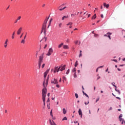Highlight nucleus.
<instances>
[{
    "mask_svg": "<svg viewBox=\"0 0 125 125\" xmlns=\"http://www.w3.org/2000/svg\"><path fill=\"white\" fill-rule=\"evenodd\" d=\"M43 31H44V29H42V31H41V34L42 33V32H43Z\"/></svg>",
    "mask_w": 125,
    "mask_h": 125,
    "instance_id": "603ef678",
    "label": "nucleus"
},
{
    "mask_svg": "<svg viewBox=\"0 0 125 125\" xmlns=\"http://www.w3.org/2000/svg\"><path fill=\"white\" fill-rule=\"evenodd\" d=\"M50 115L51 117H53V114H52V110H51L50 111Z\"/></svg>",
    "mask_w": 125,
    "mask_h": 125,
    "instance_id": "2f4dec72",
    "label": "nucleus"
},
{
    "mask_svg": "<svg viewBox=\"0 0 125 125\" xmlns=\"http://www.w3.org/2000/svg\"><path fill=\"white\" fill-rule=\"evenodd\" d=\"M50 100H49V98H48V99L47 100V103H48L49 102H50Z\"/></svg>",
    "mask_w": 125,
    "mask_h": 125,
    "instance_id": "ea45409f",
    "label": "nucleus"
},
{
    "mask_svg": "<svg viewBox=\"0 0 125 125\" xmlns=\"http://www.w3.org/2000/svg\"><path fill=\"white\" fill-rule=\"evenodd\" d=\"M82 50H80V54L79 55V57H82Z\"/></svg>",
    "mask_w": 125,
    "mask_h": 125,
    "instance_id": "5701e85b",
    "label": "nucleus"
},
{
    "mask_svg": "<svg viewBox=\"0 0 125 125\" xmlns=\"http://www.w3.org/2000/svg\"><path fill=\"white\" fill-rule=\"evenodd\" d=\"M53 52V50L52 49V48H50L49 49L48 53L46 54L47 56H50V55L52 54Z\"/></svg>",
    "mask_w": 125,
    "mask_h": 125,
    "instance_id": "39448f33",
    "label": "nucleus"
},
{
    "mask_svg": "<svg viewBox=\"0 0 125 125\" xmlns=\"http://www.w3.org/2000/svg\"><path fill=\"white\" fill-rule=\"evenodd\" d=\"M98 68H99H99H103V66H101L99 67Z\"/></svg>",
    "mask_w": 125,
    "mask_h": 125,
    "instance_id": "69168bd1",
    "label": "nucleus"
},
{
    "mask_svg": "<svg viewBox=\"0 0 125 125\" xmlns=\"http://www.w3.org/2000/svg\"><path fill=\"white\" fill-rule=\"evenodd\" d=\"M123 120H124V119H122V118H119V121H120V122H122V121H123Z\"/></svg>",
    "mask_w": 125,
    "mask_h": 125,
    "instance_id": "de8ad7c7",
    "label": "nucleus"
},
{
    "mask_svg": "<svg viewBox=\"0 0 125 125\" xmlns=\"http://www.w3.org/2000/svg\"><path fill=\"white\" fill-rule=\"evenodd\" d=\"M123 117V114H120L119 119Z\"/></svg>",
    "mask_w": 125,
    "mask_h": 125,
    "instance_id": "58836bf2",
    "label": "nucleus"
},
{
    "mask_svg": "<svg viewBox=\"0 0 125 125\" xmlns=\"http://www.w3.org/2000/svg\"><path fill=\"white\" fill-rule=\"evenodd\" d=\"M70 73V69H68L66 72V75H68Z\"/></svg>",
    "mask_w": 125,
    "mask_h": 125,
    "instance_id": "c85d7f7f",
    "label": "nucleus"
},
{
    "mask_svg": "<svg viewBox=\"0 0 125 125\" xmlns=\"http://www.w3.org/2000/svg\"><path fill=\"white\" fill-rule=\"evenodd\" d=\"M108 38H109V40H111V36L110 35L107 36Z\"/></svg>",
    "mask_w": 125,
    "mask_h": 125,
    "instance_id": "864d4df0",
    "label": "nucleus"
},
{
    "mask_svg": "<svg viewBox=\"0 0 125 125\" xmlns=\"http://www.w3.org/2000/svg\"><path fill=\"white\" fill-rule=\"evenodd\" d=\"M73 76H74V78H77V75L76 74V72H75L74 73Z\"/></svg>",
    "mask_w": 125,
    "mask_h": 125,
    "instance_id": "f704fd0d",
    "label": "nucleus"
},
{
    "mask_svg": "<svg viewBox=\"0 0 125 125\" xmlns=\"http://www.w3.org/2000/svg\"><path fill=\"white\" fill-rule=\"evenodd\" d=\"M60 68H61V67H55L54 70V73H56V72L58 73L59 71H60Z\"/></svg>",
    "mask_w": 125,
    "mask_h": 125,
    "instance_id": "0eeeda50",
    "label": "nucleus"
},
{
    "mask_svg": "<svg viewBox=\"0 0 125 125\" xmlns=\"http://www.w3.org/2000/svg\"><path fill=\"white\" fill-rule=\"evenodd\" d=\"M112 107H111L110 108H109V110H112Z\"/></svg>",
    "mask_w": 125,
    "mask_h": 125,
    "instance_id": "774afa93",
    "label": "nucleus"
},
{
    "mask_svg": "<svg viewBox=\"0 0 125 125\" xmlns=\"http://www.w3.org/2000/svg\"><path fill=\"white\" fill-rule=\"evenodd\" d=\"M72 72L76 73V68L75 67L73 69Z\"/></svg>",
    "mask_w": 125,
    "mask_h": 125,
    "instance_id": "bb28decb",
    "label": "nucleus"
},
{
    "mask_svg": "<svg viewBox=\"0 0 125 125\" xmlns=\"http://www.w3.org/2000/svg\"><path fill=\"white\" fill-rule=\"evenodd\" d=\"M77 66H78V61H77L75 63V67H77Z\"/></svg>",
    "mask_w": 125,
    "mask_h": 125,
    "instance_id": "cd10ccee",
    "label": "nucleus"
},
{
    "mask_svg": "<svg viewBox=\"0 0 125 125\" xmlns=\"http://www.w3.org/2000/svg\"><path fill=\"white\" fill-rule=\"evenodd\" d=\"M47 96H48V97H49V96H50V93H48V94H47Z\"/></svg>",
    "mask_w": 125,
    "mask_h": 125,
    "instance_id": "3c124183",
    "label": "nucleus"
},
{
    "mask_svg": "<svg viewBox=\"0 0 125 125\" xmlns=\"http://www.w3.org/2000/svg\"><path fill=\"white\" fill-rule=\"evenodd\" d=\"M104 7H106V8H109V6H110V5L104 2Z\"/></svg>",
    "mask_w": 125,
    "mask_h": 125,
    "instance_id": "f8f14e48",
    "label": "nucleus"
},
{
    "mask_svg": "<svg viewBox=\"0 0 125 125\" xmlns=\"http://www.w3.org/2000/svg\"><path fill=\"white\" fill-rule=\"evenodd\" d=\"M75 44H78V43H79V41H75Z\"/></svg>",
    "mask_w": 125,
    "mask_h": 125,
    "instance_id": "c9c22d12",
    "label": "nucleus"
},
{
    "mask_svg": "<svg viewBox=\"0 0 125 125\" xmlns=\"http://www.w3.org/2000/svg\"><path fill=\"white\" fill-rule=\"evenodd\" d=\"M44 66H45V64L43 63L42 66V69H43V68H44Z\"/></svg>",
    "mask_w": 125,
    "mask_h": 125,
    "instance_id": "473e14b6",
    "label": "nucleus"
},
{
    "mask_svg": "<svg viewBox=\"0 0 125 125\" xmlns=\"http://www.w3.org/2000/svg\"><path fill=\"white\" fill-rule=\"evenodd\" d=\"M64 81H66V78L65 77V76H63L62 77V81H63V83H64Z\"/></svg>",
    "mask_w": 125,
    "mask_h": 125,
    "instance_id": "a878e982",
    "label": "nucleus"
},
{
    "mask_svg": "<svg viewBox=\"0 0 125 125\" xmlns=\"http://www.w3.org/2000/svg\"><path fill=\"white\" fill-rule=\"evenodd\" d=\"M65 8H67L66 6H65L63 8H62V9L64 10V9H65Z\"/></svg>",
    "mask_w": 125,
    "mask_h": 125,
    "instance_id": "bf43d9fd",
    "label": "nucleus"
},
{
    "mask_svg": "<svg viewBox=\"0 0 125 125\" xmlns=\"http://www.w3.org/2000/svg\"><path fill=\"white\" fill-rule=\"evenodd\" d=\"M79 115L81 116V118H83V112L82 111V109L80 108L78 111Z\"/></svg>",
    "mask_w": 125,
    "mask_h": 125,
    "instance_id": "1a4fd4ad",
    "label": "nucleus"
},
{
    "mask_svg": "<svg viewBox=\"0 0 125 125\" xmlns=\"http://www.w3.org/2000/svg\"><path fill=\"white\" fill-rule=\"evenodd\" d=\"M62 5H61V6H60L58 7V8H59L60 11H62V10H63V8H62Z\"/></svg>",
    "mask_w": 125,
    "mask_h": 125,
    "instance_id": "f3484780",
    "label": "nucleus"
},
{
    "mask_svg": "<svg viewBox=\"0 0 125 125\" xmlns=\"http://www.w3.org/2000/svg\"><path fill=\"white\" fill-rule=\"evenodd\" d=\"M75 97L76 98H79V95H78V94L75 93Z\"/></svg>",
    "mask_w": 125,
    "mask_h": 125,
    "instance_id": "7c9ffc66",
    "label": "nucleus"
},
{
    "mask_svg": "<svg viewBox=\"0 0 125 125\" xmlns=\"http://www.w3.org/2000/svg\"><path fill=\"white\" fill-rule=\"evenodd\" d=\"M94 37H98V34H95Z\"/></svg>",
    "mask_w": 125,
    "mask_h": 125,
    "instance_id": "052dcab7",
    "label": "nucleus"
},
{
    "mask_svg": "<svg viewBox=\"0 0 125 125\" xmlns=\"http://www.w3.org/2000/svg\"><path fill=\"white\" fill-rule=\"evenodd\" d=\"M84 95H85V96H86V97H87L88 98H89V97H88V95L87 94H86V93L84 94Z\"/></svg>",
    "mask_w": 125,
    "mask_h": 125,
    "instance_id": "c03bdc74",
    "label": "nucleus"
},
{
    "mask_svg": "<svg viewBox=\"0 0 125 125\" xmlns=\"http://www.w3.org/2000/svg\"><path fill=\"white\" fill-rule=\"evenodd\" d=\"M113 86H115L116 91H117L119 94H121V93L120 92V90L117 89V86H116L115 85H113Z\"/></svg>",
    "mask_w": 125,
    "mask_h": 125,
    "instance_id": "dca6fc26",
    "label": "nucleus"
},
{
    "mask_svg": "<svg viewBox=\"0 0 125 125\" xmlns=\"http://www.w3.org/2000/svg\"><path fill=\"white\" fill-rule=\"evenodd\" d=\"M63 44H64V43H62L61 44H60V45H59L58 48H60L62 47V46L63 45Z\"/></svg>",
    "mask_w": 125,
    "mask_h": 125,
    "instance_id": "4be33fe9",
    "label": "nucleus"
},
{
    "mask_svg": "<svg viewBox=\"0 0 125 125\" xmlns=\"http://www.w3.org/2000/svg\"><path fill=\"white\" fill-rule=\"evenodd\" d=\"M67 18H69V16H64L63 17H62V20H64V19H67Z\"/></svg>",
    "mask_w": 125,
    "mask_h": 125,
    "instance_id": "ddd939ff",
    "label": "nucleus"
},
{
    "mask_svg": "<svg viewBox=\"0 0 125 125\" xmlns=\"http://www.w3.org/2000/svg\"><path fill=\"white\" fill-rule=\"evenodd\" d=\"M106 35H112V33H110V32H108Z\"/></svg>",
    "mask_w": 125,
    "mask_h": 125,
    "instance_id": "09e8293b",
    "label": "nucleus"
},
{
    "mask_svg": "<svg viewBox=\"0 0 125 125\" xmlns=\"http://www.w3.org/2000/svg\"><path fill=\"white\" fill-rule=\"evenodd\" d=\"M98 101H99V98H98V99H97V100H96V102H98Z\"/></svg>",
    "mask_w": 125,
    "mask_h": 125,
    "instance_id": "6e6d98bb",
    "label": "nucleus"
},
{
    "mask_svg": "<svg viewBox=\"0 0 125 125\" xmlns=\"http://www.w3.org/2000/svg\"><path fill=\"white\" fill-rule=\"evenodd\" d=\"M85 105H87L88 104H89V102L88 101L87 103L85 102L84 103Z\"/></svg>",
    "mask_w": 125,
    "mask_h": 125,
    "instance_id": "4c0bfd02",
    "label": "nucleus"
},
{
    "mask_svg": "<svg viewBox=\"0 0 125 125\" xmlns=\"http://www.w3.org/2000/svg\"><path fill=\"white\" fill-rule=\"evenodd\" d=\"M47 39V38L46 37H44V39H43V40H44L45 42H46Z\"/></svg>",
    "mask_w": 125,
    "mask_h": 125,
    "instance_id": "79ce46f5",
    "label": "nucleus"
},
{
    "mask_svg": "<svg viewBox=\"0 0 125 125\" xmlns=\"http://www.w3.org/2000/svg\"><path fill=\"white\" fill-rule=\"evenodd\" d=\"M56 87H58V88H59V87H60V86L59 85V84H57L56 85Z\"/></svg>",
    "mask_w": 125,
    "mask_h": 125,
    "instance_id": "a19ab883",
    "label": "nucleus"
},
{
    "mask_svg": "<svg viewBox=\"0 0 125 125\" xmlns=\"http://www.w3.org/2000/svg\"><path fill=\"white\" fill-rule=\"evenodd\" d=\"M60 68V70L62 72V71H64V70H65V68H66V65H64L63 66L61 65Z\"/></svg>",
    "mask_w": 125,
    "mask_h": 125,
    "instance_id": "6e6552de",
    "label": "nucleus"
},
{
    "mask_svg": "<svg viewBox=\"0 0 125 125\" xmlns=\"http://www.w3.org/2000/svg\"><path fill=\"white\" fill-rule=\"evenodd\" d=\"M14 35H15V32H14L12 34V38L13 40L14 39Z\"/></svg>",
    "mask_w": 125,
    "mask_h": 125,
    "instance_id": "b1692460",
    "label": "nucleus"
},
{
    "mask_svg": "<svg viewBox=\"0 0 125 125\" xmlns=\"http://www.w3.org/2000/svg\"><path fill=\"white\" fill-rule=\"evenodd\" d=\"M71 25H73V22H69L66 24V26H71Z\"/></svg>",
    "mask_w": 125,
    "mask_h": 125,
    "instance_id": "a211bd4d",
    "label": "nucleus"
},
{
    "mask_svg": "<svg viewBox=\"0 0 125 125\" xmlns=\"http://www.w3.org/2000/svg\"><path fill=\"white\" fill-rule=\"evenodd\" d=\"M22 27H20L18 31H17V35H20V34H21V32H22Z\"/></svg>",
    "mask_w": 125,
    "mask_h": 125,
    "instance_id": "9b49d317",
    "label": "nucleus"
},
{
    "mask_svg": "<svg viewBox=\"0 0 125 125\" xmlns=\"http://www.w3.org/2000/svg\"><path fill=\"white\" fill-rule=\"evenodd\" d=\"M8 42V39H6L4 43V47H5V48H6V47H7Z\"/></svg>",
    "mask_w": 125,
    "mask_h": 125,
    "instance_id": "9d476101",
    "label": "nucleus"
},
{
    "mask_svg": "<svg viewBox=\"0 0 125 125\" xmlns=\"http://www.w3.org/2000/svg\"><path fill=\"white\" fill-rule=\"evenodd\" d=\"M96 18V14H95L94 16L92 17V20H93V19H95Z\"/></svg>",
    "mask_w": 125,
    "mask_h": 125,
    "instance_id": "412c9836",
    "label": "nucleus"
},
{
    "mask_svg": "<svg viewBox=\"0 0 125 125\" xmlns=\"http://www.w3.org/2000/svg\"><path fill=\"white\" fill-rule=\"evenodd\" d=\"M48 19H49V17L46 18L45 20L44 21V22L42 24V30H45V29H46V24L47 23V21H48Z\"/></svg>",
    "mask_w": 125,
    "mask_h": 125,
    "instance_id": "20e7f679",
    "label": "nucleus"
},
{
    "mask_svg": "<svg viewBox=\"0 0 125 125\" xmlns=\"http://www.w3.org/2000/svg\"><path fill=\"white\" fill-rule=\"evenodd\" d=\"M51 83L52 84H57L58 83V81L56 79H54L52 80Z\"/></svg>",
    "mask_w": 125,
    "mask_h": 125,
    "instance_id": "423d86ee",
    "label": "nucleus"
},
{
    "mask_svg": "<svg viewBox=\"0 0 125 125\" xmlns=\"http://www.w3.org/2000/svg\"><path fill=\"white\" fill-rule=\"evenodd\" d=\"M43 54L44 53L39 57L38 60L39 69H41V66H42V61L43 60Z\"/></svg>",
    "mask_w": 125,
    "mask_h": 125,
    "instance_id": "7ed1b4c3",
    "label": "nucleus"
},
{
    "mask_svg": "<svg viewBox=\"0 0 125 125\" xmlns=\"http://www.w3.org/2000/svg\"><path fill=\"white\" fill-rule=\"evenodd\" d=\"M21 19V16H19L17 18V19L15 21V23H16L17 22H18L19 20H20Z\"/></svg>",
    "mask_w": 125,
    "mask_h": 125,
    "instance_id": "2eb2a0df",
    "label": "nucleus"
},
{
    "mask_svg": "<svg viewBox=\"0 0 125 125\" xmlns=\"http://www.w3.org/2000/svg\"><path fill=\"white\" fill-rule=\"evenodd\" d=\"M47 108L48 109H50V106H49L48 104H47Z\"/></svg>",
    "mask_w": 125,
    "mask_h": 125,
    "instance_id": "4d7b16f0",
    "label": "nucleus"
},
{
    "mask_svg": "<svg viewBox=\"0 0 125 125\" xmlns=\"http://www.w3.org/2000/svg\"><path fill=\"white\" fill-rule=\"evenodd\" d=\"M116 98H117V99H119V100H121V98L118 97H116Z\"/></svg>",
    "mask_w": 125,
    "mask_h": 125,
    "instance_id": "8fccbe9b",
    "label": "nucleus"
},
{
    "mask_svg": "<svg viewBox=\"0 0 125 125\" xmlns=\"http://www.w3.org/2000/svg\"><path fill=\"white\" fill-rule=\"evenodd\" d=\"M26 36H27V33H26V34H25V36H24V40H25Z\"/></svg>",
    "mask_w": 125,
    "mask_h": 125,
    "instance_id": "5fc2aeb1",
    "label": "nucleus"
},
{
    "mask_svg": "<svg viewBox=\"0 0 125 125\" xmlns=\"http://www.w3.org/2000/svg\"><path fill=\"white\" fill-rule=\"evenodd\" d=\"M67 120H68V119H67V117H64L62 119V121H67Z\"/></svg>",
    "mask_w": 125,
    "mask_h": 125,
    "instance_id": "393cba45",
    "label": "nucleus"
},
{
    "mask_svg": "<svg viewBox=\"0 0 125 125\" xmlns=\"http://www.w3.org/2000/svg\"><path fill=\"white\" fill-rule=\"evenodd\" d=\"M47 92V90L46 88H43L42 90V99L43 102V105H45V97H46V93Z\"/></svg>",
    "mask_w": 125,
    "mask_h": 125,
    "instance_id": "f03ea898",
    "label": "nucleus"
},
{
    "mask_svg": "<svg viewBox=\"0 0 125 125\" xmlns=\"http://www.w3.org/2000/svg\"><path fill=\"white\" fill-rule=\"evenodd\" d=\"M101 8L102 9H103V6L101 5Z\"/></svg>",
    "mask_w": 125,
    "mask_h": 125,
    "instance_id": "0e129e2a",
    "label": "nucleus"
},
{
    "mask_svg": "<svg viewBox=\"0 0 125 125\" xmlns=\"http://www.w3.org/2000/svg\"><path fill=\"white\" fill-rule=\"evenodd\" d=\"M22 37H23V33L21 35V36H20V39H21V38H22Z\"/></svg>",
    "mask_w": 125,
    "mask_h": 125,
    "instance_id": "680f3d73",
    "label": "nucleus"
},
{
    "mask_svg": "<svg viewBox=\"0 0 125 125\" xmlns=\"http://www.w3.org/2000/svg\"><path fill=\"white\" fill-rule=\"evenodd\" d=\"M45 6V4H43L42 5V7H44Z\"/></svg>",
    "mask_w": 125,
    "mask_h": 125,
    "instance_id": "13d9d810",
    "label": "nucleus"
},
{
    "mask_svg": "<svg viewBox=\"0 0 125 125\" xmlns=\"http://www.w3.org/2000/svg\"><path fill=\"white\" fill-rule=\"evenodd\" d=\"M99 79H100V76H99V77H98L97 80H99Z\"/></svg>",
    "mask_w": 125,
    "mask_h": 125,
    "instance_id": "338daca9",
    "label": "nucleus"
},
{
    "mask_svg": "<svg viewBox=\"0 0 125 125\" xmlns=\"http://www.w3.org/2000/svg\"><path fill=\"white\" fill-rule=\"evenodd\" d=\"M49 72V70H47L44 73V81L43 83V86L44 88H46V86H47V84H48V78H47V79H45V78H46V76H47V74H48Z\"/></svg>",
    "mask_w": 125,
    "mask_h": 125,
    "instance_id": "f257e3e1",
    "label": "nucleus"
},
{
    "mask_svg": "<svg viewBox=\"0 0 125 125\" xmlns=\"http://www.w3.org/2000/svg\"><path fill=\"white\" fill-rule=\"evenodd\" d=\"M47 47V44L45 45V46L44 47V49Z\"/></svg>",
    "mask_w": 125,
    "mask_h": 125,
    "instance_id": "a18cd8bd",
    "label": "nucleus"
},
{
    "mask_svg": "<svg viewBox=\"0 0 125 125\" xmlns=\"http://www.w3.org/2000/svg\"><path fill=\"white\" fill-rule=\"evenodd\" d=\"M21 43H25V39L22 40L21 42Z\"/></svg>",
    "mask_w": 125,
    "mask_h": 125,
    "instance_id": "c756f323",
    "label": "nucleus"
},
{
    "mask_svg": "<svg viewBox=\"0 0 125 125\" xmlns=\"http://www.w3.org/2000/svg\"><path fill=\"white\" fill-rule=\"evenodd\" d=\"M63 48H64V49H69V46L67 45H63Z\"/></svg>",
    "mask_w": 125,
    "mask_h": 125,
    "instance_id": "4468645a",
    "label": "nucleus"
},
{
    "mask_svg": "<svg viewBox=\"0 0 125 125\" xmlns=\"http://www.w3.org/2000/svg\"><path fill=\"white\" fill-rule=\"evenodd\" d=\"M101 18H104V16L103 15V14L101 15Z\"/></svg>",
    "mask_w": 125,
    "mask_h": 125,
    "instance_id": "37998d69",
    "label": "nucleus"
},
{
    "mask_svg": "<svg viewBox=\"0 0 125 125\" xmlns=\"http://www.w3.org/2000/svg\"><path fill=\"white\" fill-rule=\"evenodd\" d=\"M46 29H44V35H46Z\"/></svg>",
    "mask_w": 125,
    "mask_h": 125,
    "instance_id": "e433bc0d",
    "label": "nucleus"
},
{
    "mask_svg": "<svg viewBox=\"0 0 125 125\" xmlns=\"http://www.w3.org/2000/svg\"><path fill=\"white\" fill-rule=\"evenodd\" d=\"M52 21V19H51L49 21V24L48 26V28H49V26H50V24H51V22Z\"/></svg>",
    "mask_w": 125,
    "mask_h": 125,
    "instance_id": "aec40b11",
    "label": "nucleus"
},
{
    "mask_svg": "<svg viewBox=\"0 0 125 125\" xmlns=\"http://www.w3.org/2000/svg\"><path fill=\"white\" fill-rule=\"evenodd\" d=\"M90 15H91L90 14H89L88 15V18H89V17H90Z\"/></svg>",
    "mask_w": 125,
    "mask_h": 125,
    "instance_id": "e2e57ef3",
    "label": "nucleus"
},
{
    "mask_svg": "<svg viewBox=\"0 0 125 125\" xmlns=\"http://www.w3.org/2000/svg\"><path fill=\"white\" fill-rule=\"evenodd\" d=\"M62 26V23H60L59 24V27L60 28H61V27Z\"/></svg>",
    "mask_w": 125,
    "mask_h": 125,
    "instance_id": "72a5a7b5",
    "label": "nucleus"
},
{
    "mask_svg": "<svg viewBox=\"0 0 125 125\" xmlns=\"http://www.w3.org/2000/svg\"><path fill=\"white\" fill-rule=\"evenodd\" d=\"M62 112H63V114L64 115H65V114H66V109L63 108V109H62Z\"/></svg>",
    "mask_w": 125,
    "mask_h": 125,
    "instance_id": "6ab92c4d",
    "label": "nucleus"
},
{
    "mask_svg": "<svg viewBox=\"0 0 125 125\" xmlns=\"http://www.w3.org/2000/svg\"><path fill=\"white\" fill-rule=\"evenodd\" d=\"M113 61H114V62H116V63L118 62L117 60H113Z\"/></svg>",
    "mask_w": 125,
    "mask_h": 125,
    "instance_id": "49530a36",
    "label": "nucleus"
}]
</instances>
